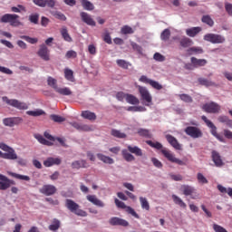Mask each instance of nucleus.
Listing matches in <instances>:
<instances>
[{"label": "nucleus", "mask_w": 232, "mask_h": 232, "mask_svg": "<svg viewBox=\"0 0 232 232\" xmlns=\"http://www.w3.org/2000/svg\"><path fill=\"white\" fill-rule=\"evenodd\" d=\"M151 162L155 168H159L160 169L162 168V162H160L157 158H152Z\"/></svg>", "instance_id": "58"}, {"label": "nucleus", "mask_w": 232, "mask_h": 232, "mask_svg": "<svg viewBox=\"0 0 232 232\" xmlns=\"http://www.w3.org/2000/svg\"><path fill=\"white\" fill-rule=\"evenodd\" d=\"M96 156L97 159H99V160H102V162H103L104 164H113V162H115L113 159L104 154L98 153Z\"/></svg>", "instance_id": "26"}, {"label": "nucleus", "mask_w": 232, "mask_h": 232, "mask_svg": "<svg viewBox=\"0 0 232 232\" xmlns=\"http://www.w3.org/2000/svg\"><path fill=\"white\" fill-rule=\"evenodd\" d=\"M153 59L155 61H158L159 63H164V61H166V57L164 55L160 54V53H156L153 55Z\"/></svg>", "instance_id": "53"}, {"label": "nucleus", "mask_w": 232, "mask_h": 232, "mask_svg": "<svg viewBox=\"0 0 232 232\" xmlns=\"http://www.w3.org/2000/svg\"><path fill=\"white\" fill-rule=\"evenodd\" d=\"M82 21L85 23V24H88L89 26H95V22L93 18H92V15L88 14L86 12H82L80 14Z\"/></svg>", "instance_id": "17"}, {"label": "nucleus", "mask_w": 232, "mask_h": 232, "mask_svg": "<svg viewBox=\"0 0 232 232\" xmlns=\"http://www.w3.org/2000/svg\"><path fill=\"white\" fill-rule=\"evenodd\" d=\"M29 21H30V23H33L34 24H39V14H30Z\"/></svg>", "instance_id": "49"}, {"label": "nucleus", "mask_w": 232, "mask_h": 232, "mask_svg": "<svg viewBox=\"0 0 232 232\" xmlns=\"http://www.w3.org/2000/svg\"><path fill=\"white\" fill-rule=\"evenodd\" d=\"M126 211L130 215H132V217H135V218H139V214L131 207H127Z\"/></svg>", "instance_id": "60"}, {"label": "nucleus", "mask_w": 232, "mask_h": 232, "mask_svg": "<svg viewBox=\"0 0 232 232\" xmlns=\"http://www.w3.org/2000/svg\"><path fill=\"white\" fill-rule=\"evenodd\" d=\"M82 117L83 119H87L88 121H95L97 119V115L90 111H82Z\"/></svg>", "instance_id": "28"}, {"label": "nucleus", "mask_w": 232, "mask_h": 232, "mask_svg": "<svg viewBox=\"0 0 232 232\" xmlns=\"http://www.w3.org/2000/svg\"><path fill=\"white\" fill-rule=\"evenodd\" d=\"M0 72L1 73H5V75H12L14 72L7 67L0 66Z\"/></svg>", "instance_id": "59"}, {"label": "nucleus", "mask_w": 232, "mask_h": 232, "mask_svg": "<svg viewBox=\"0 0 232 232\" xmlns=\"http://www.w3.org/2000/svg\"><path fill=\"white\" fill-rule=\"evenodd\" d=\"M128 150L130 153H133L137 157H142V150L139 147H131V145H129Z\"/></svg>", "instance_id": "34"}, {"label": "nucleus", "mask_w": 232, "mask_h": 232, "mask_svg": "<svg viewBox=\"0 0 232 232\" xmlns=\"http://www.w3.org/2000/svg\"><path fill=\"white\" fill-rule=\"evenodd\" d=\"M37 55L42 58L43 61H50V49H48L46 44H43L40 45Z\"/></svg>", "instance_id": "10"}, {"label": "nucleus", "mask_w": 232, "mask_h": 232, "mask_svg": "<svg viewBox=\"0 0 232 232\" xmlns=\"http://www.w3.org/2000/svg\"><path fill=\"white\" fill-rule=\"evenodd\" d=\"M200 32H202V27H191L186 29V34L188 37H196Z\"/></svg>", "instance_id": "24"}, {"label": "nucleus", "mask_w": 232, "mask_h": 232, "mask_svg": "<svg viewBox=\"0 0 232 232\" xmlns=\"http://www.w3.org/2000/svg\"><path fill=\"white\" fill-rule=\"evenodd\" d=\"M191 63L194 68H198L200 66H206L208 64V60L206 59H197L195 57L190 58Z\"/></svg>", "instance_id": "23"}, {"label": "nucleus", "mask_w": 232, "mask_h": 232, "mask_svg": "<svg viewBox=\"0 0 232 232\" xmlns=\"http://www.w3.org/2000/svg\"><path fill=\"white\" fill-rule=\"evenodd\" d=\"M202 110H204L206 113H218L220 111V105L217 102H211L205 103L202 106Z\"/></svg>", "instance_id": "8"}, {"label": "nucleus", "mask_w": 232, "mask_h": 232, "mask_svg": "<svg viewBox=\"0 0 232 232\" xmlns=\"http://www.w3.org/2000/svg\"><path fill=\"white\" fill-rule=\"evenodd\" d=\"M72 169H81V168L86 169L90 168V164L86 161V160H75L72 163Z\"/></svg>", "instance_id": "21"}, {"label": "nucleus", "mask_w": 232, "mask_h": 232, "mask_svg": "<svg viewBox=\"0 0 232 232\" xmlns=\"http://www.w3.org/2000/svg\"><path fill=\"white\" fill-rule=\"evenodd\" d=\"M126 101L129 104H139V99L133 94H127Z\"/></svg>", "instance_id": "44"}, {"label": "nucleus", "mask_w": 232, "mask_h": 232, "mask_svg": "<svg viewBox=\"0 0 232 232\" xmlns=\"http://www.w3.org/2000/svg\"><path fill=\"white\" fill-rule=\"evenodd\" d=\"M116 63L120 68H123L124 70H128L130 66V63L125 60H117Z\"/></svg>", "instance_id": "50"}, {"label": "nucleus", "mask_w": 232, "mask_h": 232, "mask_svg": "<svg viewBox=\"0 0 232 232\" xmlns=\"http://www.w3.org/2000/svg\"><path fill=\"white\" fill-rule=\"evenodd\" d=\"M127 97H128V93H124L123 92H118L116 93V99L118 101H120L121 102H122V101H124V99L126 100Z\"/></svg>", "instance_id": "54"}, {"label": "nucleus", "mask_w": 232, "mask_h": 232, "mask_svg": "<svg viewBox=\"0 0 232 232\" xmlns=\"http://www.w3.org/2000/svg\"><path fill=\"white\" fill-rule=\"evenodd\" d=\"M61 227V221L57 218L53 219V223L49 226L50 231H57Z\"/></svg>", "instance_id": "35"}, {"label": "nucleus", "mask_w": 232, "mask_h": 232, "mask_svg": "<svg viewBox=\"0 0 232 232\" xmlns=\"http://www.w3.org/2000/svg\"><path fill=\"white\" fill-rule=\"evenodd\" d=\"M172 199L177 206H179V208H183V209H186V208H188V206L185 204L182 198H180L179 196L173 194Z\"/></svg>", "instance_id": "31"}, {"label": "nucleus", "mask_w": 232, "mask_h": 232, "mask_svg": "<svg viewBox=\"0 0 232 232\" xmlns=\"http://www.w3.org/2000/svg\"><path fill=\"white\" fill-rule=\"evenodd\" d=\"M186 135H188V137H191V139H200L202 137L203 133L202 130L196 126H188L185 129Z\"/></svg>", "instance_id": "7"}, {"label": "nucleus", "mask_w": 232, "mask_h": 232, "mask_svg": "<svg viewBox=\"0 0 232 232\" xmlns=\"http://www.w3.org/2000/svg\"><path fill=\"white\" fill-rule=\"evenodd\" d=\"M2 101L4 102H6L8 106H12L13 108H15L16 110H28V105L24 102H21L19 100L15 99H8V97L4 96L2 98Z\"/></svg>", "instance_id": "5"}, {"label": "nucleus", "mask_w": 232, "mask_h": 232, "mask_svg": "<svg viewBox=\"0 0 232 232\" xmlns=\"http://www.w3.org/2000/svg\"><path fill=\"white\" fill-rule=\"evenodd\" d=\"M188 55H198L200 53H204V49L202 47H190L187 50Z\"/></svg>", "instance_id": "27"}, {"label": "nucleus", "mask_w": 232, "mask_h": 232, "mask_svg": "<svg viewBox=\"0 0 232 232\" xmlns=\"http://www.w3.org/2000/svg\"><path fill=\"white\" fill-rule=\"evenodd\" d=\"M146 83L150 84V86H151V88H153L154 90H162V84H160L159 82L155 81V80H151V79H146Z\"/></svg>", "instance_id": "29"}, {"label": "nucleus", "mask_w": 232, "mask_h": 232, "mask_svg": "<svg viewBox=\"0 0 232 232\" xmlns=\"http://www.w3.org/2000/svg\"><path fill=\"white\" fill-rule=\"evenodd\" d=\"M86 198L89 202H91L94 206H97L98 208H104V202H102V200L99 199L97 198V196L88 195V196H86Z\"/></svg>", "instance_id": "20"}, {"label": "nucleus", "mask_w": 232, "mask_h": 232, "mask_svg": "<svg viewBox=\"0 0 232 232\" xmlns=\"http://www.w3.org/2000/svg\"><path fill=\"white\" fill-rule=\"evenodd\" d=\"M40 193L46 197H52V195H55V193H57V188L53 185H44L40 188Z\"/></svg>", "instance_id": "11"}, {"label": "nucleus", "mask_w": 232, "mask_h": 232, "mask_svg": "<svg viewBox=\"0 0 232 232\" xmlns=\"http://www.w3.org/2000/svg\"><path fill=\"white\" fill-rule=\"evenodd\" d=\"M180 46L182 48H189V46H192L193 44V40L189 39L188 37H183L179 41Z\"/></svg>", "instance_id": "33"}, {"label": "nucleus", "mask_w": 232, "mask_h": 232, "mask_svg": "<svg viewBox=\"0 0 232 232\" xmlns=\"http://www.w3.org/2000/svg\"><path fill=\"white\" fill-rule=\"evenodd\" d=\"M53 16L56 18V19H59L60 21H66V15H64V14L59 12V11H56L54 14H53Z\"/></svg>", "instance_id": "56"}, {"label": "nucleus", "mask_w": 232, "mask_h": 232, "mask_svg": "<svg viewBox=\"0 0 232 232\" xmlns=\"http://www.w3.org/2000/svg\"><path fill=\"white\" fill-rule=\"evenodd\" d=\"M65 57L67 59H76L77 58V52L73 51V50H71V51H68L66 53H65Z\"/></svg>", "instance_id": "55"}, {"label": "nucleus", "mask_w": 232, "mask_h": 232, "mask_svg": "<svg viewBox=\"0 0 232 232\" xmlns=\"http://www.w3.org/2000/svg\"><path fill=\"white\" fill-rule=\"evenodd\" d=\"M181 189L183 191V195H185L186 197H191V195H193V193H195V188H193L189 185H183L181 187Z\"/></svg>", "instance_id": "25"}, {"label": "nucleus", "mask_w": 232, "mask_h": 232, "mask_svg": "<svg viewBox=\"0 0 232 232\" xmlns=\"http://www.w3.org/2000/svg\"><path fill=\"white\" fill-rule=\"evenodd\" d=\"M103 41L104 43H107V44H111V36L110 35V33H106L103 35Z\"/></svg>", "instance_id": "62"}, {"label": "nucleus", "mask_w": 232, "mask_h": 232, "mask_svg": "<svg viewBox=\"0 0 232 232\" xmlns=\"http://www.w3.org/2000/svg\"><path fill=\"white\" fill-rule=\"evenodd\" d=\"M111 135H112V137H115L116 139H126V133L121 132V130L112 129L111 131Z\"/></svg>", "instance_id": "36"}, {"label": "nucleus", "mask_w": 232, "mask_h": 232, "mask_svg": "<svg viewBox=\"0 0 232 232\" xmlns=\"http://www.w3.org/2000/svg\"><path fill=\"white\" fill-rule=\"evenodd\" d=\"M64 77L70 82H75V77H73V71L72 69H64Z\"/></svg>", "instance_id": "32"}, {"label": "nucleus", "mask_w": 232, "mask_h": 232, "mask_svg": "<svg viewBox=\"0 0 232 232\" xmlns=\"http://www.w3.org/2000/svg\"><path fill=\"white\" fill-rule=\"evenodd\" d=\"M82 6L84 10H93V4L88 0H82Z\"/></svg>", "instance_id": "46"}, {"label": "nucleus", "mask_w": 232, "mask_h": 232, "mask_svg": "<svg viewBox=\"0 0 232 232\" xmlns=\"http://www.w3.org/2000/svg\"><path fill=\"white\" fill-rule=\"evenodd\" d=\"M47 84L48 86H51V88H53L54 92H56V93H59V95H64V96H68V95H72V90L68 87H63L61 88L57 85V80H55L53 77H48L47 79Z\"/></svg>", "instance_id": "2"}, {"label": "nucleus", "mask_w": 232, "mask_h": 232, "mask_svg": "<svg viewBox=\"0 0 232 232\" xmlns=\"http://www.w3.org/2000/svg\"><path fill=\"white\" fill-rule=\"evenodd\" d=\"M202 23H205V24H208V26H213L215 24V22L209 15H203L201 18Z\"/></svg>", "instance_id": "42"}, {"label": "nucleus", "mask_w": 232, "mask_h": 232, "mask_svg": "<svg viewBox=\"0 0 232 232\" xmlns=\"http://www.w3.org/2000/svg\"><path fill=\"white\" fill-rule=\"evenodd\" d=\"M61 34L63 39H64L67 43H72L73 40L72 39V36H70V34H68V29L63 28L61 30Z\"/></svg>", "instance_id": "39"}, {"label": "nucleus", "mask_w": 232, "mask_h": 232, "mask_svg": "<svg viewBox=\"0 0 232 232\" xmlns=\"http://www.w3.org/2000/svg\"><path fill=\"white\" fill-rule=\"evenodd\" d=\"M169 37H171V31L169 29H165L160 34L161 41H168Z\"/></svg>", "instance_id": "45"}, {"label": "nucleus", "mask_w": 232, "mask_h": 232, "mask_svg": "<svg viewBox=\"0 0 232 232\" xmlns=\"http://www.w3.org/2000/svg\"><path fill=\"white\" fill-rule=\"evenodd\" d=\"M134 33H135V30H133V28H131L129 25H124L121 29V34H122L123 35H128V34H134Z\"/></svg>", "instance_id": "41"}, {"label": "nucleus", "mask_w": 232, "mask_h": 232, "mask_svg": "<svg viewBox=\"0 0 232 232\" xmlns=\"http://www.w3.org/2000/svg\"><path fill=\"white\" fill-rule=\"evenodd\" d=\"M146 144L153 148L154 150H161L162 155L169 160V162H173L174 164H178L179 166H186V161L182 160H179L175 157V155L171 152V150L168 149H163V146L159 141L147 140Z\"/></svg>", "instance_id": "1"}, {"label": "nucleus", "mask_w": 232, "mask_h": 232, "mask_svg": "<svg viewBox=\"0 0 232 232\" xmlns=\"http://www.w3.org/2000/svg\"><path fill=\"white\" fill-rule=\"evenodd\" d=\"M121 154H122L123 159L127 162H133V160H135V157L133 155H131L130 152H128L127 150H123L121 151Z\"/></svg>", "instance_id": "37"}, {"label": "nucleus", "mask_w": 232, "mask_h": 232, "mask_svg": "<svg viewBox=\"0 0 232 232\" xmlns=\"http://www.w3.org/2000/svg\"><path fill=\"white\" fill-rule=\"evenodd\" d=\"M65 207L71 213H74L78 217H88V213L86 211L80 209L79 204H77L73 199H66L65 200Z\"/></svg>", "instance_id": "3"}, {"label": "nucleus", "mask_w": 232, "mask_h": 232, "mask_svg": "<svg viewBox=\"0 0 232 232\" xmlns=\"http://www.w3.org/2000/svg\"><path fill=\"white\" fill-rule=\"evenodd\" d=\"M71 126L75 128V130H78V131H93V126L88 124L71 122Z\"/></svg>", "instance_id": "13"}, {"label": "nucleus", "mask_w": 232, "mask_h": 232, "mask_svg": "<svg viewBox=\"0 0 232 232\" xmlns=\"http://www.w3.org/2000/svg\"><path fill=\"white\" fill-rule=\"evenodd\" d=\"M20 39H24V41H26V43H29L30 44H37V43H39V39L32 38L28 35H21Z\"/></svg>", "instance_id": "40"}, {"label": "nucleus", "mask_w": 232, "mask_h": 232, "mask_svg": "<svg viewBox=\"0 0 232 232\" xmlns=\"http://www.w3.org/2000/svg\"><path fill=\"white\" fill-rule=\"evenodd\" d=\"M14 184V181L10 180L6 176L0 174V189L5 191L8 189Z\"/></svg>", "instance_id": "12"}, {"label": "nucleus", "mask_w": 232, "mask_h": 232, "mask_svg": "<svg viewBox=\"0 0 232 232\" xmlns=\"http://www.w3.org/2000/svg\"><path fill=\"white\" fill-rule=\"evenodd\" d=\"M3 124L5 126H8L9 128H14V126H19V124H23V118L21 117L5 118L3 120Z\"/></svg>", "instance_id": "9"}, {"label": "nucleus", "mask_w": 232, "mask_h": 232, "mask_svg": "<svg viewBox=\"0 0 232 232\" xmlns=\"http://www.w3.org/2000/svg\"><path fill=\"white\" fill-rule=\"evenodd\" d=\"M166 139L169 144H170L174 150H182V145L179 143L177 138L173 137L171 134H167Z\"/></svg>", "instance_id": "16"}, {"label": "nucleus", "mask_w": 232, "mask_h": 232, "mask_svg": "<svg viewBox=\"0 0 232 232\" xmlns=\"http://www.w3.org/2000/svg\"><path fill=\"white\" fill-rule=\"evenodd\" d=\"M44 111L38 109L36 111H27L26 115H29L30 117H41V115H44Z\"/></svg>", "instance_id": "38"}, {"label": "nucleus", "mask_w": 232, "mask_h": 232, "mask_svg": "<svg viewBox=\"0 0 232 232\" xmlns=\"http://www.w3.org/2000/svg\"><path fill=\"white\" fill-rule=\"evenodd\" d=\"M11 175H12L14 179H18V180H26V181H29V180H30V178H29L28 176H24V175L14 173V172H12Z\"/></svg>", "instance_id": "51"}, {"label": "nucleus", "mask_w": 232, "mask_h": 232, "mask_svg": "<svg viewBox=\"0 0 232 232\" xmlns=\"http://www.w3.org/2000/svg\"><path fill=\"white\" fill-rule=\"evenodd\" d=\"M61 164V159L59 158H48L44 161L45 168H51V166H59Z\"/></svg>", "instance_id": "22"}, {"label": "nucleus", "mask_w": 232, "mask_h": 232, "mask_svg": "<svg viewBox=\"0 0 232 232\" xmlns=\"http://www.w3.org/2000/svg\"><path fill=\"white\" fill-rule=\"evenodd\" d=\"M34 138L38 140V142H40V144H44V146H53L52 141L47 140L41 134H35Z\"/></svg>", "instance_id": "30"}, {"label": "nucleus", "mask_w": 232, "mask_h": 232, "mask_svg": "<svg viewBox=\"0 0 232 232\" xmlns=\"http://www.w3.org/2000/svg\"><path fill=\"white\" fill-rule=\"evenodd\" d=\"M109 224L111 226H122L123 227H128V226H130V223H128V221H126V219H122L121 218H111L109 220Z\"/></svg>", "instance_id": "15"}, {"label": "nucleus", "mask_w": 232, "mask_h": 232, "mask_svg": "<svg viewBox=\"0 0 232 232\" xmlns=\"http://www.w3.org/2000/svg\"><path fill=\"white\" fill-rule=\"evenodd\" d=\"M0 159H5L6 160H17V153L14 149L7 150L5 153H3L0 150Z\"/></svg>", "instance_id": "14"}, {"label": "nucleus", "mask_w": 232, "mask_h": 232, "mask_svg": "<svg viewBox=\"0 0 232 232\" xmlns=\"http://www.w3.org/2000/svg\"><path fill=\"white\" fill-rule=\"evenodd\" d=\"M0 23H9L11 26H21L23 24L19 21V15L15 14H5L1 19Z\"/></svg>", "instance_id": "4"}, {"label": "nucleus", "mask_w": 232, "mask_h": 232, "mask_svg": "<svg viewBox=\"0 0 232 232\" xmlns=\"http://www.w3.org/2000/svg\"><path fill=\"white\" fill-rule=\"evenodd\" d=\"M115 205L117 208H120L121 209H127L128 206L126 204L117 198L114 199Z\"/></svg>", "instance_id": "57"}, {"label": "nucleus", "mask_w": 232, "mask_h": 232, "mask_svg": "<svg viewBox=\"0 0 232 232\" xmlns=\"http://www.w3.org/2000/svg\"><path fill=\"white\" fill-rule=\"evenodd\" d=\"M50 119L53 121V122H64V121H66L64 117L59 116L57 114H52L50 116Z\"/></svg>", "instance_id": "47"}, {"label": "nucleus", "mask_w": 232, "mask_h": 232, "mask_svg": "<svg viewBox=\"0 0 232 232\" xmlns=\"http://www.w3.org/2000/svg\"><path fill=\"white\" fill-rule=\"evenodd\" d=\"M139 88V92L141 95V99L143 101H146V88L142 87V86H138Z\"/></svg>", "instance_id": "61"}, {"label": "nucleus", "mask_w": 232, "mask_h": 232, "mask_svg": "<svg viewBox=\"0 0 232 232\" xmlns=\"http://www.w3.org/2000/svg\"><path fill=\"white\" fill-rule=\"evenodd\" d=\"M225 10L228 14V15H232V5L231 4H226L225 5Z\"/></svg>", "instance_id": "64"}, {"label": "nucleus", "mask_w": 232, "mask_h": 232, "mask_svg": "<svg viewBox=\"0 0 232 232\" xmlns=\"http://www.w3.org/2000/svg\"><path fill=\"white\" fill-rule=\"evenodd\" d=\"M198 82L199 84H201V86H215V82L206 79V78H199L198 79Z\"/></svg>", "instance_id": "43"}, {"label": "nucleus", "mask_w": 232, "mask_h": 232, "mask_svg": "<svg viewBox=\"0 0 232 232\" xmlns=\"http://www.w3.org/2000/svg\"><path fill=\"white\" fill-rule=\"evenodd\" d=\"M45 6H48V8H53V6H55V0H45Z\"/></svg>", "instance_id": "63"}, {"label": "nucleus", "mask_w": 232, "mask_h": 232, "mask_svg": "<svg viewBox=\"0 0 232 232\" xmlns=\"http://www.w3.org/2000/svg\"><path fill=\"white\" fill-rule=\"evenodd\" d=\"M212 160L217 168H222L224 166L222 157H220V154L217 150L212 151Z\"/></svg>", "instance_id": "18"}, {"label": "nucleus", "mask_w": 232, "mask_h": 232, "mask_svg": "<svg viewBox=\"0 0 232 232\" xmlns=\"http://www.w3.org/2000/svg\"><path fill=\"white\" fill-rule=\"evenodd\" d=\"M201 119L205 122V124H207L208 128H210V133H212V135L216 137L218 134V132H217V126L213 124V121H209L208 117L204 115L201 116Z\"/></svg>", "instance_id": "19"}, {"label": "nucleus", "mask_w": 232, "mask_h": 232, "mask_svg": "<svg viewBox=\"0 0 232 232\" xmlns=\"http://www.w3.org/2000/svg\"><path fill=\"white\" fill-rule=\"evenodd\" d=\"M204 41L212 43V44H222V43L226 42V38L220 34H207L204 35Z\"/></svg>", "instance_id": "6"}, {"label": "nucleus", "mask_w": 232, "mask_h": 232, "mask_svg": "<svg viewBox=\"0 0 232 232\" xmlns=\"http://www.w3.org/2000/svg\"><path fill=\"white\" fill-rule=\"evenodd\" d=\"M179 97L183 101V102H193V98H191L189 94H179Z\"/></svg>", "instance_id": "52"}, {"label": "nucleus", "mask_w": 232, "mask_h": 232, "mask_svg": "<svg viewBox=\"0 0 232 232\" xmlns=\"http://www.w3.org/2000/svg\"><path fill=\"white\" fill-rule=\"evenodd\" d=\"M197 179H198V184H208L209 181L208 180V179H206L204 177V174L198 172L197 174Z\"/></svg>", "instance_id": "48"}]
</instances>
